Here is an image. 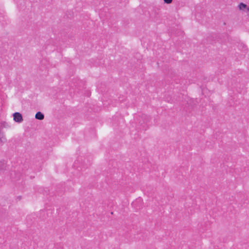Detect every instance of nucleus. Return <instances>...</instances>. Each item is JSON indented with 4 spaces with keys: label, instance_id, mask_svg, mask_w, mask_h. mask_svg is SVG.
Segmentation results:
<instances>
[{
    "label": "nucleus",
    "instance_id": "nucleus-1",
    "mask_svg": "<svg viewBox=\"0 0 249 249\" xmlns=\"http://www.w3.org/2000/svg\"><path fill=\"white\" fill-rule=\"evenodd\" d=\"M150 119V117L146 114L139 115L137 118V128L140 130H146L148 128L147 123Z\"/></svg>",
    "mask_w": 249,
    "mask_h": 249
},
{
    "label": "nucleus",
    "instance_id": "nucleus-7",
    "mask_svg": "<svg viewBox=\"0 0 249 249\" xmlns=\"http://www.w3.org/2000/svg\"><path fill=\"white\" fill-rule=\"evenodd\" d=\"M214 38H216V36L214 37L213 36H210L207 37V40L209 41H213Z\"/></svg>",
    "mask_w": 249,
    "mask_h": 249
},
{
    "label": "nucleus",
    "instance_id": "nucleus-14",
    "mask_svg": "<svg viewBox=\"0 0 249 249\" xmlns=\"http://www.w3.org/2000/svg\"><path fill=\"white\" fill-rule=\"evenodd\" d=\"M247 10L248 11H249V8H247Z\"/></svg>",
    "mask_w": 249,
    "mask_h": 249
},
{
    "label": "nucleus",
    "instance_id": "nucleus-11",
    "mask_svg": "<svg viewBox=\"0 0 249 249\" xmlns=\"http://www.w3.org/2000/svg\"><path fill=\"white\" fill-rule=\"evenodd\" d=\"M43 189L42 188H39V190L38 191L39 192H41L42 191Z\"/></svg>",
    "mask_w": 249,
    "mask_h": 249
},
{
    "label": "nucleus",
    "instance_id": "nucleus-10",
    "mask_svg": "<svg viewBox=\"0 0 249 249\" xmlns=\"http://www.w3.org/2000/svg\"><path fill=\"white\" fill-rule=\"evenodd\" d=\"M139 201H140V200H137V201H135V202H132V205L133 206H135V205H136V203H137V202H139Z\"/></svg>",
    "mask_w": 249,
    "mask_h": 249
},
{
    "label": "nucleus",
    "instance_id": "nucleus-9",
    "mask_svg": "<svg viewBox=\"0 0 249 249\" xmlns=\"http://www.w3.org/2000/svg\"><path fill=\"white\" fill-rule=\"evenodd\" d=\"M6 140L5 138H0V142H6Z\"/></svg>",
    "mask_w": 249,
    "mask_h": 249
},
{
    "label": "nucleus",
    "instance_id": "nucleus-13",
    "mask_svg": "<svg viewBox=\"0 0 249 249\" xmlns=\"http://www.w3.org/2000/svg\"><path fill=\"white\" fill-rule=\"evenodd\" d=\"M141 208V206H140L138 207V208H137V209H140Z\"/></svg>",
    "mask_w": 249,
    "mask_h": 249
},
{
    "label": "nucleus",
    "instance_id": "nucleus-4",
    "mask_svg": "<svg viewBox=\"0 0 249 249\" xmlns=\"http://www.w3.org/2000/svg\"><path fill=\"white\" fill-rule=\"evenodd\" d=\"M6 164L4 160L0 161V170L3 171L6 169Z\"/></svg>",
    "mask_w": 249,
    "mask_h": 249
},
{
    "label": "nucleus",
    "instance_id": "nucleus-3",
    "mask_svg": "<svg viewBox=\"0 0 249 249\" xmlns=\"http://www.w3.org/2000/svg\"><path fill=\"white\" fill-rule=\"evenodd\" d=\"M35 118L39 120H42L44 118V115L41 112L38 111L35 115Z\"/></svg>",
    "mask_w": 249,
    "mask_h": 249
},
{
    "label": "nucleus",
    "instance_id": "nucleus-5",
    "mask_svg": "<svg viewBox=\"0 0 249 249\" xmlns=\"http://www.w3.org/2000/svg\"><path fill=\"white\" fill-rule=\"evenodd\" d=\"M238 6H239V8L240 10H243L244 8H246L247 7V5L243 3H240Z\"/></svg>",
    "mask_w": 249,
    "mask_h": 249
},
{
    "label": "nucleus",
    "instance_id": "nucleus-8",
    "mask_svg": "<svg viewBox=\"0 0 249 249\" xmlns=\"http://www.w3.org/2000/svg\"><path fill=\"white\" fill-rule=\"evenodd\" d=\"M164 3L167 4H170L172 3L173 0H163Z\"/></svg>",
    "mask_w": 249,
    "mask_h": 249
},
{
    "label": "nucleus",
    "instance_id": "nucleus-12",
    "mask_svg": "<svg viewBox=\"0 0 249 249\" xmlns=\"http://www.w3.org/2000/svg\"><path fill=\"white\" fill-rule=\"evenodd\" d=\"M21 196H18V198L19 200H20V199H21Z\"/></svg>",
    "mask_w": 249,
    "mask_h": 249
},
{
    "label": "nucleus",
    "instance_id": "nucleus-6",
    "mask_svg": "<svg viewBox=\"0 0 249 249\" xmlns=\"http://www.w3.org/2000/svg\"><path fill=\"white\" fill-rule=\"evenodd\" d=\"M6 212L2 208L0 209V218H2L4 215H5Z\"/></svg>",
    "mask_w": 249,
    "mask_h": 249
},
{
    "label": "nucleus",
    "instance_id": "nucleus-2",
    "mask_svg": "<svg viewBox=\"0 0 249 249\" xmlns=\"http://www.w3.org/2000/svg\"><path fill=\"white\" fill-rule=\"evenodd\" d=\"M14 121L18 123H21L23 119L22 114L19 112H15L13 114Z\"/></svg>",
    "mask_w": 249,
    "mask_h": 249
},
{
    "label": "nucleus",
    "instance_id": "nucleus-15",
    "mask_svg": "<svg viewBox=\"0 0 249 249\" xmlns=\"http://www.w3.org/2000/svg\"><path fill=\"white\" fill-rule=\"evenodd\" d=\"M170 77H172V73L171 74V75H170Z\"/></svg>",
    "mask_w": 249,
    "mask_h": 249
}]
</instances>
